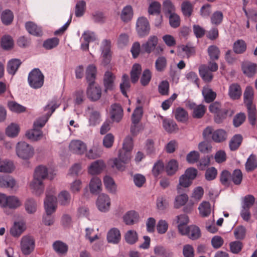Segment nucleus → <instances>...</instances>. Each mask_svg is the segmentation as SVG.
<instances>
[{
	"label": "nucleus",
	"instance_id": "obj_1",
	"mask_svg": "<svg viewBox=\"0 0 257 257\" xmlns=\"http://www.w3.org/2000/svg\"><path fill=\"white\" fill-rule=\"evenodd\" d=\"M48 169L43 165L37 166L34 170L33 178L30 183V187L32 190V193L37 197L43 194L45 184L43 181L48 177Z\"/></svg>",
	"mask_w": 257,
	"mask_h": 257
},
{
	"label": "nucleus",
	"instance_id": "obj_2",
	"mask_svg": "<svg viewBox=\"0 0 257 257\" xmlns=\"http://www.w3.org/2000/svg\"><path fill=\"white\" fill-rule=\"evenodd\" d=\"M44 207L48 217L43 216V222L45 225L51 226L55 221L54 217H51V215L57 210V199L55 195L50 194L48 190L46 191V197L44 200Z\"/></svg>",
	"mask_w": 257,
	"mask_h": 257
},
{
	"label": "nucleus",
	"instance_id": "obj_3",
	"mask_svg": "<svg viewBox=\"0 0 257 257\" xmlns=\"http://www.w3.org/2000/svg\"><path fill=\"white\" fill-rule=\"evenodd\" d=\"M16 153L20 159L25 161L23 164L29 167L31 164L29 160L33 157L35 154L33 147L25 141L19 142L16 146Z\"/></svg>",
	"mask_w": 257,
	"mask_h": 257
},
{
	"label": "nucleus",
	"instance_id": "obj_4",
	"mask_svg": "<svg viewBox=\"0 0 257 257\" xmlns=\"http://www.w3.org/2000/svg\"><path fill=\"white\" fill-rule=\"evenodd\" d=\"M46 122L47 120H45L42 117L35 121L33 128L28 130L26 132L25 136L27 138L34 142L40 140L43 136L41 128L45 126Z\"/></svg>",
	"mask_w": 257,
	"mask_h": 257
},
{
	"label": "nucleus",
	"instance_id": "obj_5",
	"mask_svg": "<svg viewBox=\"0 0 257 257\" xmlns=\"http://www.w3.org/2000/svg\"><path fill=\"white\" fill-rule=\"evenodd\" d=\"M44 78V75L40 69L38 68H35L29 72L28 82L31 88L37 89L43 86Z\"/></svg>",
	"mask_w": 257,
	"mask_h": 257
},
{
	"label": "nucleus",
	"instance_id": "obj_6",
	"mask_svg": "<svg viewBox=\"0 0 257 257\" xmlns=\"http://www.w3.org/2000/svg\"><path fill=\"white\" fill-rule=\"evenodd\" d=\"M22 205V201L17 196L7 195L5 193L0 192V207L1 208L16 209Z\"/></svg>",
	"mask_w": 257,
	"mask_h": 257
},
{
	"label": "nucleus",
	"instance_id": "obj_7",
	"mask_svg": "<svg viewBox=\"0 0 257 257\" xmlns=\"http://www.w3.org/2000/svg\"><path fill=\"white\" fill-rule=\"evenodd\" d=\"M193 181V167L187 169L185 173L179 178V184L177 186L178 193H181L184 188H188Z\"/></svg>",
	"mask_w": 257,
	"mask_h": 257
},
{
	"label": "nucleus",
	"instance_id": "obj_8",
	"mask_svg": "<svg viewBox=\"0 0 257 257\" xmlns=\"http://www.w3.org/2000/svg\"><path fill=\"white\" fill-rule=\"evenodd\" d=\"M35 240L33 236H23L21 241V249L24 255L30 254L35 249Z\"/></svg>",
	"mask_w": 257,
	"mask_h": 257
},
{
	"label": "nucleus",
	"instance_id": "obj_9",
	"mask_svg": "<svg viewBox=\"0 0 257 257\" xmlns=\"http://www.w3.org/2000/svg\"><path fill=\"white\" fill-rule=\"evenodd\" d=\"M136 31L140 38L148 36L150 31V26L148 19L145 17L138 18L136 23Z\"/></svg>",
	"mask_w": 257,
	"mask_h": 257
},
{
	"label": "nucleus",
	"instance_id": "obj_10",
	"mask_svg": "<svg viewBox=\"0 0 257 257\" xmlns=\"http://www.w3.org/2000/svg\"><path fill=\"white\" fill-rule=\"evenodd\" d=\"M96 205L100 211L102 212H107L110 206L109 196L103 193L99 194L96 200Z\"/></svg>",
	"mask_w": 257,
	"mask_h": 257
},
{
	"label": "nucleus",
	"instance_id": "obj_11",
	"mask_svg": "<svg viewBox=\"0 0 257 257\" xmlns=\"http://www.w3.org/2000/svg\"><path fill=\"white\" fill-rule=\"evenodd\" d=\"M106 165L103 160H97L88 167V173L92 176L99 175L106 168Z\"/></svg>",
	"mask_w": 257,
	"mask_h": 257
},
{
	"label": "nucleus",
	"instance_id": "obj_12",
	"mask_svg": "<svg viewBox=\"0 0 257 257\" xmlns=\"http://www.w3.org/2000/svg\"><path fill=\"white\" fill-rule=\"evenodd\" d=\"M241 69L245 76L253 77L257 73V64L249 61L243 62L241 64Z\"/></svg>",
	"mask_w": 257,
	"mask_h": 257
},
{
	"label": "nucleus",
	"instance_id": "obj_13",
	"mask_svg": "<svg viewBox=\"0 0 257 257\" xmlns=\"http://www.w3.org/2000/svg\"><path fill=\"white\" fill-rule=\"evenodd\" d=\"M70 151L74 154L82 155L87 150L86 145L79 140H72L69 144Z\"/></svg>",
	"mask_w": 257,
	"mask_h": 257
},
{
	"label": "nucleus",
	"instance_id": "obj_14",
	"mask_svg": "<svg viewBox=\"0 0 257 257\" xmlns=\"http://www.w3.org/2000/svg\"><path fill=\"white\" fill-rule=\"evenodd\" d=\"M110 117L112 122H119L123 116V110L119 103H114L111 105Z\"/></svg>",
	"mask_w": 257,
	"mask_h": 257
},
{
	"label": "nucleus",
	"instance_id": "obj_15",
	"mask_svg": "<svg viewBox=\"0 0 257 257\" xmlns=\"http://www.w3.org/2000/svg\"><path fill=\"white\" fill-rule=\"evenodd\" d=\"M101 89L99 85L94 86V85H88L86 94L89 99L93 102L98 100L101 96Z\"/></svg>",
	"mask_w": 257,
	"mask_h": 257
},
{
	"label": "nucleus",
	"instance_id": "obj_16",
	"mask_svg": "<svg viewBox=\"0 0 257 257\" xmlns=\"http://www.w3.org/2000/svg\"><path fill=\"white\" fill-rule=\"evenodd\" d=\"M97 69L95 64L88 65L86 69L85 78L89 85H94L97 77Z\"/></svg>",
	"mask_w": 257,
	"mask_h": 257
},
{
	"label": "nucleus",
	"instance_id": "obj_17",
	"mask_svg": "<svg viewBox=\"0 0 257 257\" xmlns=\"http://www.w3.org/2000/svg\"><path fill=\"white\" fill-rule=\"evenodd\" d=\"M158 43V39L156 36H151L148 41L142 44V54L151 53L156 48Z\"/></svg>",
	"mask_w": 257,
	"mask_h": 257
},
{
	"label": "nucleus",
	"instance_id": "obj_18",
	"mask_svg": "<svg viewBox=\"0 0 257 257\" xmlns=\"http://www.w3.org/2000/svg\"><path fill=\"white\" fill-rule=\"evenodd\" d=\"M106 239L108 243H118L121 240V234L119 230L116 227L111 228L107 233Z\"/></svg>",
	"mask_w": 257,
	"mask_h": 257
},
{
	"label": "nucleus",
	"instance_id": "obj_19",
	"mask_svg": "<svg viewBox=\"0 0 257 257\" xmlns=\"http://www.w3.org/2000/svg\"><path fill=\"white\" fill-rule=\"evenodd\" d=\"M25 28L28 32L32 35L36 37H41L43 35L41 27H38L33 22L29 21L26 22Z\"/></svg>",
	"mask_w": 257,
	"mask_h": 257
},
{
	"label": "nucleus",
	"instance_id": "obj_20",
	"mask_svg": "<svg viewBox=\"0 0 257 257\" xmlns=\"http://www.w3.org/2000/svg\"><path fill=\"white\" fill-rule=\"evenodd\" d=\"M22 62L21 60L18 58H13L10 60L7 63V71L9 74L14 75Z\"/></svg>",
	"mask_w": 257,
	"mask_h": 257
},
{
	"label": "nucleus",
	"instance_id": "obj_21",
	"mask_svg": "<svg viewBox=\"0 0 257 257\" xmlns=\"http://www.w3.org/2000/svg\"><path fill=\"white\" fill-rule=\"evenodd\" d=\"M103 183L108 192L112 194L116 193L117 185L112 177L109 175H105L103 177Z\"/></svg>",
	"mask_w": 257,
	"mask_h": 257
},
{
	"label": "nucleus",
	"instance_id": "obj_22",
	"mask_svg": "<svg viewBox=\"0 0 257 257\" xmlns=\"http://www.w3.org/2000/svg\"><path fill=\"white\" fill-rule=\"evenodd\" d=\"M102 183L100 179L98 177H93L89 183L90 191L92 194H100L102 190Z\"/></svg>",
	"mask_w": 257,
	"mask_h": 257
},
{
	"label": "nucleus",
	"instance_id": "obj_23",
	"mask_svg": "<svg viewBox=\"0 0 257 257\" xmlns=\"http://www.w3.org/2000/svg\"><path fill=\"white\" fill-rule=\"evenodd\" d=\"M230 111L229 116H231L232 115L233 111H231L228 108H220L219 111L214 114V122L217 124L222 123L224 120L227 118L228 113Z\"/></svg>",
	"mask_w": 257,
	"mask_h": 257
},
{
	"label": "nucleus",
	"instance_id": "obj_24",
	"mask_svg": "<svg viewBox=\"0 0 257 257\" xmlns=\"http://www.w3.org/2000/svg\"><path fill=\"white\" fill-rule=\"evenodd\" d=\"M1 47L5 51H9L14 48V41L11 36L5 35L0 40Z\"/></svg>",
	"mask_w": 257,
	"mask_h": 257
},
{
	"label": "nucleus",
	"instance_id": "obj_25",
	"mask_svg": "<svg viewBox=\"0 0 257 257\" xmlns=\"http://www.w3.org/2000/svg\"><path fill=\"white\" fill-rule=\"evenodd\" d=\"M241 93V87L238 83H232L229 86L228 95L232 100L239 99Z\"/></svg>",
	"mask_w": 257,
	"mask_h": 257
},
{
	"label": "nucleus",
	"instance_id": "obj_26",
	"mask_svg": "<svg viewBox=\"0 0 257 257\" xmlns=\"http://www.w3.org/2000/svg\"><path fill=\"white\" fill-rule=\"evenodd\" d=\"M131 87L129 76L127 74L124 73L121 77V82L120 83L119 88L121 93L125 97L128 98L127 91L130 89Z\"/></svg>",
	"mask_w": 257,
	"mask_h": 257
},
{
	"label": "nucleus",
	"instance_id": "obj_27",
	"mask_svg": "<svg viewBox=\"0 0 257 257\" xmlns=\"http://www.w3.org/2000/svg\"><path fill=\"white\" fill-rule=\"evenodd\" d=\"M20 127L17 123L12 122L5 129L6 135L11 138H15L20 132Z\"/></svg>",
	"mask_w": 257,
	"mask_h": 257
},
{
	"label": "nucleus",
	"instance_id": "obj_28",
	"mask_svg": "<svg viewBox=\"0 0 257 257\" xmlns=\"http://www.w3.org/2000/svg\"><path fill=\"white\" fill-rule=\"evenodd\" d=\"M253 90L251 86L246 87L243 93V102L246 107L255 106L253 105Z\"/></svg>",
	"mask_w": 257,
	"mask_h": 257
},
{
	"label": "nucleus",
	"instance_id": "obj_29",
	"mask_svg": "<svg viewBox=\"0 0 257 257\" xmlns=\"http://www.w3.org/2000/svg\"><path fill=\"white\" fill-rule=\"evenodd\" d=\"M115 75L111 71H106L104 75L103 85L113 90L115 89Z\"/></svg>",
	"mask_w": 257,
	"mask_h": 257
},
{
	"label": "nucleus",
	"instance_id": "obj_30",
	"mask_svg": "<svg viewBox=\"0 0 257 257\" xmlns=\"http://www.w3.org/2000/svg\"><path fill=\"white\" fill-rule=\"evenodd\" d=\"M199 71L200 76L205 82L209 83L212 80L213 78L212 72L209 70V68L207 67L206 65H201Z\"/></svg>",
	"mask_w": 257,
	"mask_h": 257
},
{
	"label": "nucleus",
	"instance_id": "obj_31",
	"mask_svg": "<svg viewBox=\"0 0 257 257\" xmlns=\"http://www.w3.org/2000/svg\"><path fill=\"white\" fill-rule=\"evenodd\" d=\"M23 223L20 221H15L13 225L11 227L10 233L14 237H19L25 231Z\"/></svg>",
	"mask_w": 257,
	"mask_h": 257
},
{
	"label": "nucleus",
	"instance_id": "obj_32",
	"mask_svg": "<svg viewBox=\"0 0 257 257\" xmlns=\"http://www.w3.org/2000/svg\"><path fill=\"white\" fill-rule=\"evenodd\" d=\"M26 211L29 214H34L37 209L36 200L32 197L27 198L24 203Z\"/></svg>",
	"mask_w": 257,
	"mask_h": 257
},
{
	"label": "nucleus",
	"instance_id": "obj_33",
	"mask_svg": "<svg viewBox=\"0 0 257 257\" xmlns=\"http://www.w3.org/2000/svg\"><path fill=\"white\" fill-rule=\"evenodd\" d=\"M14 15L13 12L10 9H6L3 11L1 19L2 23L5 26L10 25L13 22Z\"/></svg>",
	"mask_w": 257,
	"mask_h": 257
},
{
	"label": "nucleus",
	"instance_id": "obj_34",
	"mask_svg": "<svg viewBox=\"0 0 257 257\" xmlns=\"http://www.w3.org/2000/svg\"><path fill=\"white\" fill-rule=\"evenodd\" d=\"M243 137L240 134H235L231 139L229 143V149L231 151L237 150L241 145Z\"/></svg>",
	"mask_w": 257,
	"mask_h": 257
},
{
	"label": "nucleus",
	"instance_id": "obj_35",
	"mask_svg": "<svg viewBox=\"0 0 257 257\" xmlns=\"http://www.w3.org/2000/svg\"><path fill=\"white\" fill-rule=\"evenodd\" d=\"M156 206L159 211L163 212H165L168 209L169 206V202L166 196L164 195L157 197Z\"/></svg>",
	"mask_w": 257,
	"mask_h": 257
},
{
	"label": "nucleus",
	"instance_id": "obj_36",
	"mask_svg": "<svg viewBox=\"0 0 257 257\" xmlns=\"http://www.w3.org/2000/svg\"><path fill=\"white\" fill-rule=\"evenodd\" d=\"M175 118L179 122H186L188 119V113L184 108L178 107L175 112Z\"/></svg>",
	"mask_w": 257,
	"mask_h": 257
},
{
	"label": "nucleus",
	"instance_id": "obj_37",
	"mask_svg": "<svg viewBox=\"0 0 257 257\" xmlns=\"http://www.w3.org/2000/svg\"><path fill=\"white\" fill-rule=\"evenodd\" d=\"M227 135L226 132L223 129H217L213 132L212 136V140L214 142L218 143L225 141Z\"/></svg>",
	"mask_w": 257,
	"mask_h": 257
},
{
	"label": "nucleus",
	"instance_id": "obj_38",
	"mask_svg": "<svg viewBox=\"0 0 257 257\" xmlns=\"http://www.w3.org/2000/svg\"><path fill=\"white\" fill-rule=\"evenodd\" d=\"M247 49V45L245 42L239 39L235 41L233 45V51L236 54H242L244 53Z\"/></svg>",
	"mask_w": 257,
	"mask_h": 257
},
{
	"label": "nucleus",
	"instance_id": "obj_39",
	"mask_svg": "<svg viewBox=\"0 0 257 257\" xmlns=\"http://www.w3.org/2000/svg\"><path fill=\"white\" fill-rule=\"evenodd\" d=\"M0 165V172L11 173L15 170L16 167L13 161L6 159Z\"/></svg>",
	"mask_w": 257,
	"mask_h": 257
},
{
	"label": "nucleus",
	"instance_id": "obj_40",
	"mask_svg": "<svg viewBox=\"0 0 257 257\" xmlns=\"http://www.w3.org/2000/svg\"><path fill=\"white\" fill-rule=\"evenodd\" d=\"M139 218V213L135 210L128 211L123 216V221L126 225L134 224V219L138 220Z\"/></svg>",
	"mask_w": 257,
	"mask_h": 257
},
{
	"label": "nucleus",
	"instance_id": "obj_41",
	"mask_svg": "<svg viewBox=\"0 0 257 257\" xmlns=\"http://www.w3.org/2000/svg\"><path fill=\"white\" fill-rule=\"evenodd\" d=\"M133 17V10L132 7L127 5L123 8L120 15L121 20L124 23L130 21Z\"/></svg>",
	"mask_w": 257,
	"mask_h": 257
},
{
	"label": "nucleus",
	"instance_id": "obj_42",
	"mask_svg": "<svg viewBox=\"0 0 257 257\" xmlns=\"http://www.w3.org/2000/svg\"><path fill=\"white\" fill-rule=\"evenodd\" d=\"M59 39L56 37H54L45 40L43 42L42 46L45 50H52L57 47L59 44Z\"/></svg>",
	"mask_w": 257,
	"mask_h": 257
},
{
	"label": "nucleus",
	"instance_id": "obj_43",
	"mask_svg": "<svg viewBox=\"0 0 257 257\" xmlns=\"http://www.w3.org/2000/svg\"><path fill=\"white\" fill-rule=\"evenodd\" d=\"M8 107L12 112L17 113H21L26 111V107L15 101H9L8 102Z\"/></svg>",
	"mask_w": 257,
	"mask_h": 257
},
{
	"label": "nucleus",
	"instance_id": "obj_44",
	"mask_svg": "<svg viewBox=\"0 0 257 257\" xmlns=\"http://www.w3.org/2000/svg\"><path fill=\"white\" fill-rule=\"evenodd\" d=\"M143 113V107L142 106H137L132 115V124H138L142 119Z\"/></svg>",
	"mask_w": 257,
	"mask_h": 257
},
{
	"label": "nucleus",
	"instance_id": "obj_45",
	"mask_svg": "<svg viewBox=\"0 0 257 257\" xmlns=\"http://www.w3.org/2000/svg\"><path fill=\"white\" fill-rule=\"evenodd\" d=\"M178 169V163L175 159H171L169 161L165 167L166 172L168 176L174 175Z\"/></svg>",
	"mask_w": 257,
	"mask_h": 257
},
{
	"label": "nucleus",
	"instance_id": "obj_46",
	"mask_svg": "<svg viewBox=\"0 0 257 257\" xmlns=\"http://www.w3.org/2000/svg\"><path fill=\"white\" fill-rule=\"evenodd\" d=\"M54 250L59 254H65L68 250V247L66 243L61 240H57L53 243Z\"/></svg>",
	"mask_w": 257,
	"mask_h": 257
},
{
	"label": "nucleus",
	"instance_id": "obj_47",
	"mask_svg": "<svg viewBox=\"0 0 257 257\" xmlns=\"http://www.w3.org/2000/svg\"><path fill=\"white\" fill-rule=\"evenodd\" d=\"M207 52L210 60L215 61L219 59L220 51L216 45L209 46L207 49Z\"/></svg>",
	"mask_w": 257,
	"mask_h": 257
},
{
	"label": "nucleus",
	"instance_id": "obj_48",
	"mask_svg": "<svg viewBox=\"0 0 257 257\" xmlns=\"http://www.w3.org/2000/svg\"><path fill=\"white\" fill-rule=\"evenodd\" d=\"M219 180L222 185L229 187L231 182V173L227 170H223L220 173Z\"/></svg>",
	"mask_w": 257,
	"mask_h": 257
},
{
	"label": "nucleus",
	"instance_id": "obj_49",
	"mask_svg": "<svg viewBox=\"0 0 257 257\" xmlns=\"http://www.w3.org/2000/svg\"><path fill=\"white\" fill-rule=\"evenodd\" d=\"M188 200V196L186 193H181L177 195L175 199L174 203V207L175 208L179 209L181 206L184 205Z\"/></svg>",
	"mask_w": 257,
	"mask_h": 257
},
{
	"label": "nucleus",
	"instance_id": "obj_50",
	"mask_svg": "<svg viewBox=\"0 0 257 257\" xmlns=\"http://www.w3.org/2000/svg\"><path fill=\"white\" fill-rule=\"evenodd\" d=\"M247 172L252 171L257 168V161L255 155L251 154L247 158L245 164Z\"/></svg>",
	"mask_w": 257,
	"mask_h": 257
},
{
	"label": "nucleus",
	"instance_id": "obj_51",
	"mask_svg": "<svg viewBox=\"0 0 257 257\" xmlns=\"http://www.w3.org/2000/svg\"><path fill=\"white\" fill-rule=\"evenodd\" d=\"M198 210L203 217L208 216L211 212V206L208 201H203L199 206Z\"/></svg>",
	"mask_w": 257,
	"mask_h": 257
},
{
	"label": "nucleus",
	"instance_id": "obj_52",
	"mask_svg": "<svg viewBox=\"0 0 257 257\" xmlns=\"http://www.w3.org/2000/svg\"><path fill=\"white\" fill-rule=\"evenodd\" d=\"M86 2L84 0L79 1L75 6V15L76 17L83 16L86 10Z\"/></svg>",
	"mask_w": 257,
	"mask_h": 257
},
{
	"label": "nucleus",
	"instance_id": "obj_53",
	"mask_svg": "<svg viewBox=\"0 0 257 257\" xmlns=\"http://www.w3.org/2000/svg\"><path fill=\"white\" fill-rule=\"evenodd\" d=\"M161 12V5L158 1H153L149 5L148 13L150 15H160Z\"/></svg>",
	"mask_w": 257,
	"mask_h": 257
},
{
	"label": "nucleus",
	"instance_id": "obj_54",
	"mask_svg": "<svg viewBox=\"0 0 257 257\" xmlns=\"http://www.w3.org/2000/svg\"><path fill=\"white\" fill-rule=\"evenodd\" d=\"M100 121V113L99 111L94 110L92 111L89 115V125L95 126L99 124Z\"/></svg>",
	"mask_w": 257,
	"mask_h": 257
},
{
	"label": "nucleus",
	"instance_id": "obj_55",
	"mask_svg": "<svg viewBox=\"0 0 257 257\" xmlns=\"http://www.w3.org/2000/svg\"><path fill=\"white\" fill-rule=\"evenodd\" d=\"M152 77V72L149 69H146L144 70L140 82L142 86H147L151 80Z\"/></svg>",
	"mask_w": 257,
	"mask_h": 257
},
{
	"label": "nucleus",
	"instance_id": "obj_56",
	"mask_svg": "<svg viewBox=\"0 0 257 257\" xmlns=\"http://www.w3.org/2000/svg\"><path fill=\"white\" fill-rule=\"evenodd\" d=\"M242 173L239 169H235L232 173H231V181L236 185H240L242 180Z\"/></svg>",
	"mask_w": 257,
	"mask_h": 257
},
{
	"label": "nucleus",
	"instance_id": "obj_57",
	"mask_svg": "<svg viewBox=\"0 0 257 257\" xmlns=\"http://www.w3.org/2000/svg\"><path fill=\"white\" fill-rule=\"evenodd\" d=\"M125 239L130 244H135L138 240V236L137 232L133 230H129L125 235Z\"/></svg>",
	"mask_w": 257,
	"mask_h": 257
},
{
	"label": "nucleus",
	"instance_id": "obj_58",
	"mask_svg": "<svg viewBox=\"0 0 257 257\" xmlns=\"http://www.w3.org/2000/svg\"><path fill=\"white\" fill-rule=\"evenodd\" d=\"M211 142L204 140L198 144V149L203 154H208L212 151Z\"/></svg>",
	"mask_w": 257,
	"mask_h": 257
},
{
	"label": "nucleus",
	"instance_id": "obj_59",
	"mask_svg": "<svg viewBox=\"0 0 257 257\" xmlns=\"http://www.w3.org/2000/svg\"><path fill=\"white\" fill-rule=\"evenodd\" d=\"M165 166L163 161L158 160L155 163L152 169V174L157 177L164 170Z\"/></svg>",
	"mask_w": 257,
	"mask_h": 257
},
{
	"label": "nucleus",
	"instance_id": "obj_60",
	"mask_svg": "<svg viewBox=\"0 0 257 257\" xmlns=\"http://www.w3.org/2000/svg\"><path fill=\"white\" fill-rule=\"evenodd\" d=\"M247 110L248 120L252 125L256 123V108L255 106L246 107Z\"/></svg>",
	"mask_w": 257,
	"mask_h": 257
},
{
	"label": "nucleus",
	"instance_id": "obj_61",
	"mask_svg": "<svg viewBox=\"0 0 257 257\" xmlns=\"http://www.w3.org/2000/svg\"><path fill=\"white\" fill-rule=\"evenodd\" d=\"M163 126L164 128L168 133H172L176 128H177V124L172 120H168L164 118L163 120Z\"/></svg>",
	"mask_w": 257,
	"mask_h": 257
},
{
	"label": "nucleus",
	"instance_id": "obj_62",
	"mask_svg": "<svg viewBox=\"0 0 257 257\" xmlns=\"http://www.w3.org/2000/svg\"><path fill=\"white\" fill-rule=\"evenodd\" d=\"M202 94L204 98L205 101L207 103L213 102L216 97V93L211 89H208L206 91L203 90Z\"/></svg>",
	"mask_w": 257,
	"mask_h": 257
},
{
	"label": "nucleus",
	"instance_id": "obj_63",
	"mask_svg": "<svg viewBox=\"0 0 257 257\" xmlns=\"http://www.w3.org/2000/svg\"><path fill=\"white\" fill-rule=\"evenodd\" d=\"M246 229L243 225L237 226L234 230V235L236 239L242 240L245 237Z\"/></svg>",
	"mask_w": 257,
	"mask_h": 257
},
{
	"label": "nucleus",
	"instance_id": "obj_64",
	"mask_svg": "<svg viewBox=\"0 0 257 257\" xmlns=\"http://www.w3.org/2000/svg\"><path fill=\"white\" fill-rule=\"evenodd\" d=\"M223 15L222 12L216 11L214 12L211 17V22L216 25H220L223 21Z\"/></svg>",
	"mask_w": 257,
	"mask_h": 257
}]
</instances>
